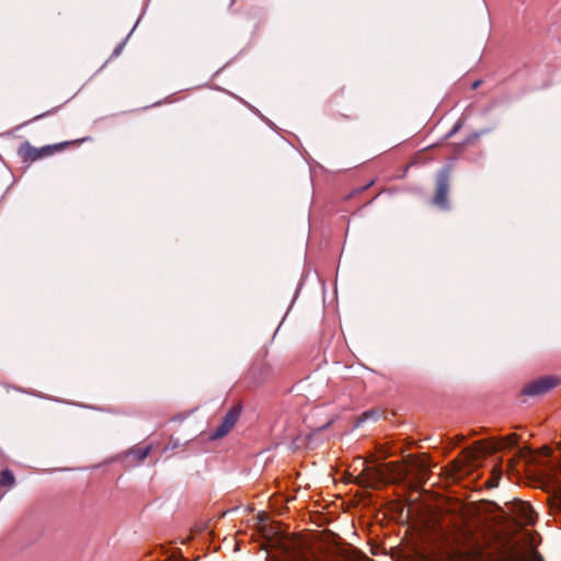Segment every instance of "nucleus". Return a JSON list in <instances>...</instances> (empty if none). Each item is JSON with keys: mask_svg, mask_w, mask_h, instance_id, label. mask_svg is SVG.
Listing matches in <instances>:
<instances>
[{"mask_svg": "<svg viewBox=\"0 0 561 561\" xmlns=\"http://www.w3.org/2000/svg\"><path fill=\"white\" fill-rule=\"evenodd\" d=\"M540 483V488L548 494L547 503L550 513L561 514V459L551 465Z\"/></svg>", "mask_w": 561, "mask_h": 561, "instance_id": "2", "label": "nucleus"}, {"mask_svg": "<svg viewBox=\"0 0 561 561\" xmlns=\"http://www.w3.org/2000/svg\"><path fill=\"white\" fill-rule=\"evenodd\" d=\"M527 535L520 539L510 536L501 539L496 553L489 554L485 561H543L536 550H527Z\"/></svg>", "mask_w": 561, "mask_h": 561, "instance_id": "1", "label": "nucleus"}, {"mask_svg": "<svg viewBox=\"0 0 561 561\" xmlns=\"http://www.w3.org/2000/svg\"><path fill=\"white\" fill-rule=\"evenodd\" d=\"M124 45H125V43H124V42H123V43H121V44H118V45L115 47V49H114V51H113V54H112V57H118V56L121 55V53H122L123 48H124Z\"/></svg>", "mask_w": 561, "mask_h": 561, "instance_id": "15", "label": "nucleus"}, {"mask_svg": "<svg viewBox=\"0 0 561 561\" xmlns=\"http://www.w3.org/2000/svg\"><path fill=\"white\" fill-rule=\"evenodd\" d=\"M387 468L391 474L397 476L399 479H405L410 473L407 468H403L394 462L387 463Z\"/></svg>", "mask_w": 561, "mask_h": 561, "instance_id": "12", "label": "nucleus"}, {"mask_svg": "<svg viewBox=\"0 0 561 561\" xmlns=\"http://www.w3.org/2000/svg\"><path fill=\"white\" fill-rule=\"evenodd\" d=\"M460 128V124H456L453 129L448 133V137H450L451 135H454L458 129Z\"/></svg>", "mask_w": 561, "mask_h": 561, "instance_id": "17", "label": "nucleus"}, {"mask_svg": "<svg viewBox=\"0 0 561 561\" xmlns=\"http://www.w3.org/2000/svg\"><path fill=\"white\" fill-rule=\"evenodd\" d=\"M241 414V405H233L228 410L222 419V422L216 427L214 433L210 435L211 439H219L226 436L236 425Z\"/></svg>", "mask_w": 561, "mask_h": 561, "instance_id": "7", "label": "nucleus"}, {"mask_svg": "<svg viewBox=\"0 0 561 561\" xmlns=\"http://www.w3.org/2000/svg\"><path fill=\"white\" fill-rule=\"evenodd\" d=\"M502 471L501 469L493 468V478L492 481H488L486 484L489 488L496 486L499 483V480L501 479Z\"/></svg>", "mask_w": 561, "mask_h": 561, "instance_id": "14", "label": "nucleus"}, {"mask_svg": "<svg viewBox=\"0 0 561 561\" xmlns=\"http://www.w3.org/2000/svg\"><path fill=\"white\" fill-rule=\"evenodd\" d=\"M559 385V379L553 376H543L524 386L522 394L538 397L548 393Z\"/></svg>", "mask_w": 561, "mask_h": 561, "instance_id": "6", "label": "nucleus"}, {"mask_svg": "<svg viewBox=\"0 0 561 561\" xmlns=\"http://www.w3.org/2000/svg\"><path fill=\"white\" fill-rule=\"evenodd\" d=\"M385 479V473L380 468H366L360 474L354 478V483L363 488L375 489Z\"/></svg>", "mask_w": 561, "mask_h": 561, "instance_id": "8", "label": "nucleus"}, {"mask_svg": "<svg viewBox=\"0 0 561 561\" xmlns=\"http://www.w3.org/2000/svg\"><path fill=\"white\" fill-rule=\"evenodd\" d=\"M15 482L14 474L11 470L4 469L0 472V486H12Z\"/></svg>", "mask_w": 561, "mask_h": 561, "instance_id": "13", "label": "nucleus"}, {"mask_svg": "<svg viewBox=\"0 0 561 561\" xmlns=\"http://www.w3.org/2000/svg\"><path fill=\"white\" fill-rule=\"evenodd\" d=\"M88 140H90V138L85 137V138L78 139V140L62 141V142H58L55 145H48V146H44L42 148L33 147L28 141H24L19 147L18 154L22 159L23 162L31 163V162L39 160L44 157L51 156L55 152L60 151L70 145H78V144H81V142L88 141Z\"/></svg>", "mask_w": 561, "mask_h": 561, "instance_id": "4", "label": "nucleus"}, {"mask_svg": "<svg viewBox=\"0 0 561 561\" xmlns=\"http://www.w3.org/2000/svg\"><path fill=\"white\" fill-rule=\"evenodd\" d=\"M151 446L134 447L130 449L129 455L133 456L137 461H144L150 454Z\"/></svg>", "mask_w": 561, "mask_h": 561, "instance_id": "11", "label": "nucleus"}, {"mask_svg": "<svg viewBox=\"0 0 561 561\" xmlns=\"http://www.w3.org/2000/svg\"><path fill=\"white\" fill-rule=\"evenodd\" d=\"M518 442L517 434H510L506 437H503L497 440H492L488 446L484 445L483 442H476L474 447L466 448L463 450V465L458 467V472L460 473L463 466L474 467L476 461L478 460L480 455H485L488 453H494L503 449L504 447H513Z\"/></svg>", "mask_w": 561, "mask_h": 561, "instance_id": "3", "label": "nucleus"}, {"mask_svg": "<svg viewBox=\"0 0 561 561\" xmlns=\"http://www.w3.org/2000/svg\"><path fill=\"white\" fill-rule=\"evenodd\" d=\"M408 465L411 466L417 473V479L420 481V483H423L424 482V474L427 473L428 469H427V465L414 457V456H409V459L407 460Z\"/></svg>", "mask_w": 561, "mask_h": 561, "instance_id": "10", "label": "nucleus"}, {"mask_svg": "<svg viewBox=\"0 0 561 561\" xmlns=\"http://www.w3.org/2000/svg\"><path fill=\"white\" fill-rule=\"evenodd\" d=\"M450 190V174L447 169H442L437 172L435 178V193L432 198V204L442 210L450 209L448 194Z\"/></svg>", "mask_w": 561, "mask_h": 561, "instance_id": "5", "label": "nucleus"}, {"mask_svg": "<svg viewBox=\"0 0 561 561\" xmlns=\"http://www.w3.org/2000/svg\"><path fill=\"white\" fill-rule=\"evenodd\" d=\"M55 111H56V110H55V108H53L51 111H47V112H45V113L38 114V115H36L35 117H33V119H32V121H38V119H41V118H43V117H45V116H47V115H49V114L54 113Z\"/></svg>", "mask_w": 561, "mask_h": 561, "instance_id": "16", "label": "nucleus"}, {"mask_svg": "<svg viewBox=\"0 0 561 561\" xmlns=\"http://www.w3.org/2000/svg\"><path fill=\"white\" fill-rule=\"evenodd\" d=\"M512 513L516 520V528L520 529L522 524H533L535 522L536 513L533 507L524 501H515L512 505Z\"/></svg>", "mask_w": 561, "mask_h": 561, "instance_id": "9", "label": "nucleus"}, {"mask_svg": "<svg viewBox=\"0 0 561 561\" xmlns=\"http://www.w3.org/2000/svg\"><path fill=\"white\" fill-rule=\"evenodd\" d=\"M480 84H481V81H480V80H477V81H474V82L472 83V87H471V88H472L473 90H476V89H478V87H479Z\"/></svg>", "mask_w": 561, "mask_h": 561, "instance_id": "18", "label": "nucleus"}]
</instances>
